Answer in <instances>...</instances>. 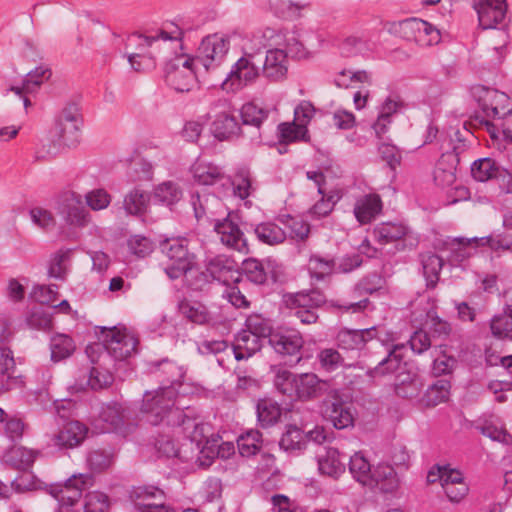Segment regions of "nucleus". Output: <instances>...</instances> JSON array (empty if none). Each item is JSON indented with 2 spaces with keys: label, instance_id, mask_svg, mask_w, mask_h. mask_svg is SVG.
I'll list each match as a JSON object with an SVG mask.
<instances>
[{
  "label": "nucleus",
  "instance_id": "obj_14",
  "mask_svg": "<svg viewBox=\"0 0 512 512\" xmlns=\"http://www.w3.org/2000/svg\"><path fill=\"white\" fill-rule=\"evenodd\" d=\"M92 478L86 474L73 475L66 482L50 486V494L54 496L63 507L74 506L82 497L83 492L91 485Z\"/></svg>",
  "mask_w": 512,
  "mask_h": 512
},
{
  "label": "nucleus",
  "instance_id": "obj_12",
  "mask_svg": "<svg viewBox=\"0 0 512 512\" xmlns=\"http://www.w3.org/2000/svg\"><path fill=\"white\" fill-rule=\"evenodd\" d=\"M245 327V330L268 339L269 345L277 354L284 356L288 353V336L283 332L273 331L269 319L254 313L246 318Z\"/></svg>",
  "mask_w": 512,
  "mask_h": 512
},
{
  "label": "nucleus",
  "instance_id": "obj_54",
  "mask_svg": "<svg viewBox=\"0 0 512 512\" xmlns=\"http://www.w3.org/2000/svg\"><path fill=\"white\" fill-rule=\"evenodd\" d=\"M194 178L202 185H214L226 179L222 169L213 165L198 166L195 169Z\"/></svg>",
  "mask_w": 512,
  "mask_h": 512
},
{
  "label": "nucleus",
  "instance_id": "obj_1",
  "mask_svg": "<svg viewBox=\"0 0 512 512\" xmlns=\"http://www.w3.org/2000/svg\"><path fill=\"white\" fill-rule=\"evenodd\" d=\"M187 29L184 25L172 21H166L157 30L155 35L133 33L129 36L128 42L139 41L138 46L141 52L128 55V61L135 71H143L141 60H149L147 67H155V57L162 50L160 41L182 42Z\"/></svg>",
  "mask_w": 512,
  "mask_h": 512
},
{
  "label": "nucleus",
  "instance_id": "obj_58",
  "mask_svg": "<svg viewBox=\"0 0 512 512\" xmlns=\"http://www.w3.org/2000/svg\"><path fill=\"white\" fill-rule=\"evenodd\" d=\"M29 327L37 330H49L52 327V317L43 307H33L27 315Z\"/></svg>",
  "mask_w": 512,
  "mask_h": 512
},
{
  "label": "nucleus",
  "instance_id": "obj_27",
  "mask_svg": "<svg viewBox=\"0 0 512 512\" xmlns=\"http://www.w3.org/2000/svg\"><path fill=\"white\" fill-rule=\"evenodd\" d=\"M150 200V193L137 186L125 194L123 209L127 215L140 217L146 214Z\"/></svg>",
  "mask_w": 512,
  "mask_h": 512
},
{
  "label": "nucleus",
  "instance_id": "obj_25",
  "mask_svg": "<svg viewBox=\"0 0 512 512\" xmlns=\"http://www.w3.org/2000/svg\"><path fill=\"white\" fill-rule=\"evenodd\" d=\"M348 456L341 454L336 448L326 449L325 455L318 458V468L321 474L338 478L345 472Z\"/></svg>",
  "mask_w": 512,
  "mask_h": 512
},
{
  "label": "nucleus",
  "instance_id": "obj_48",
  "mask_svg": "<svg viewBox=\"0 0 512 512\" xmlns=\"http://www.w3.org/2000/svg\"><path fill=\"white\" fill-rule=\"evenodd\" d=\"M182 195L179 185L172 181L163 182L154 189V200L169 207L179 202Z\"/></svg>",
  "mask_w": 512,
  "mask_h": 512
},
{
  "label": "nucleus",
  "instance_id": "obj_50",
  "mask_svg": "<svg viewBox=\"0 0 512 512\" xmlns=\"http://www.w3.org/2000/svg\"><path fill=\"white\" fill-rule=\"evenodd\" d=\"M473 241L479 242L482 246L486 245L493 251H512V232L509 230L495 232L480 239L474 238Z\"/></svg>",
  "mask_w": 512,
  "mask_h": 512
},
{
  "label": "nucleus",
  "instance_id": "obj_51",
  "mask_svg": "<svg viewBox=\"0 0 512 512\" xmlns=\"http://www.w3.org/2000/svg\"><path fill=\"white\" fill-rule=\"evenodd\" d=\"M262 434L258 430H249L239 436L237 439V447L239 453L243 457L255 455L261 448Z\"/></svg>",
  "mask_w": 512,
  "mask_h": 512
},
{
  "label": "nucleus",
  "instance_id": "obj_34",
  "mask_svg": "<svg viewBox=\"0 0 512 512\" xmlns=\"http://www.w3.org/2000/svg\"><path fill=\"white\" fill-rule=\"evenodd\" d=\"M154 366L156 367L155 372L160 373L158 377L163 376L162 385L160 387H174L176 389L177 395L178 389L182 385L181 380L185 374L183 369L179 367L175 362L168 359L155 362Z\"/></svg>",
  "mask_w": 512,
  "mask_h": 512
},
{
  "label": "nucleus",
  "instance_id": "obj_7",
  "mask_svg": "<svg viewBox=\"0 0 512 512\" xmlns=\"http://www.w3.org/2000/svg\"><path fill=\"white\" fill-rule=\"evenodd\" d=\"M99 339L102 344H96L97 348H103L115 360H125L136 352L138 339L126 331H121L116 327H101Z\"/></svg>",
  "mask_w": 512,
  "mask_h": 512
},
{
  "label": "nucleus",
  "instance_id": "obj_29",
  "mask_svg": "<svg viewBox=\"0 0 512 512\" xmlns=\"http://www.w3.org/2000/svg\"><path fill=\"white\" fill-rule=\"evenodd\" d=\"M329 438L328 433L324 427L316 426L313 430L302 434L301 431L296 427L290 425V451L305 449L309 441H313L317 444L326 442Z\"/></svg>",
  "mask_w": 512,
  "mask_h": 512
},
{
  "label": "nucleus",
  "instance_id": "obj_11",
  "mask_svg": "<svg viewBox=\"0 0 512 512\" xmlns=\"http://www.w3.org/2000/svg\"><path fill=\"white\" fill-rule=\"evenodd\" d=\"M137 512H176L165 505V493L153 485L133 487L129 495Z\"/></svg>",
  "mask_w": 512,
  "mask_h": 512
},
{
  "label": "nucleus",
  "instance_id": "obj_16",
  "mask_svg": "<svg viewBox=\"0 0 512 512\" xmlns=\"http://www.w3.org/2000/svg\"><path fill=\"white\" fill-rule=\"evenodd\" d=\"M315 114V107L309 101L303 100L294 108V118L290 121V143L309 142L308 124Z\"/></svg>",
  "mask_w": 512,
  "mask_h": 512
},
{
  "label": "nucleus",
  "instance_id": "obj_18",
  "mask_svg": "<svg viewBox=\"0 0 512 512\" xmlns=\"http://www.w3.org/2000/svg\"><path fill=\"white\" fill-rule=\"evenodd\" d=\"M88 432L85 424L77 420L69 421L53 436L52 441L60 450L72 449L83 443Z\"/></svg>",
  "mask_w": 512,
  "mask_h": 512
},
{
  "label": "nucleus",
  "instance_id": "obj_24",
  "mask_svg": "<svg viewBox=\"0 0 512 512\" xmlns=\"http://www.w3.org/2000/svg\"><path fill=\"white\" fill-rule=\"evenodd\" d=\"M178 310L184 318L194 324L210 325L215 323L213 314L201 302L184 299L179 302Z\"/></svg>",
  "mask_w": 512,
  "mask_h": 512
},
{
  "label": "nucleus",
  "instance_id": "obj_62",
  "mask_svg": "<svg viewBox=\"0 0 512 512\" xmlns=\"http://www.w3.org/2000/svg\"><path fill=\"white\" fill-rule=\"evenodd\" d=\"M113 462V455L105 450H93L87 456V464L91 471L102 472L108 469Z\"/></svg>",
  "mask_w": 512,
  "mask_h": 512
},
{
  "label": "nucleus",
  "instance_id": "obj_37",
  "mask_svg": "<svg viewBox=\"0 0 512 512\" xmlns=\"http://www.w3.org/2000/svg\"><path fill=\"white\" fill-rule=\"evenodd\" d=\"M424 27L419 18H407L401 21H394L389 25V32L407 41L423 42L419 37V29Z\"/></svg>",
  "mask_w": 512,
  "mask_h": 512
},
{
  "label": "nucleus",
  "instance_id": "obj_9",
  "mask_svg": "<svg viewBox=\"0 0 512 512\" xmlns=\"http://www.w3.org/2000/svg\"><path fill=\"white\" fill-rule=\"evenodd\" d=\"M56 210L70 226L85 227L90 222V213L83 203L82 196L74 191H64L59 195Z\"/></svg>",
  "mask_w": 512,
  "mask_h": 512
},
{
  "label": "nucleus",
  "instance_id": "obj_47",
  "mask_svg": "<svg viewBox=\"0 0 512 512\" xmlns=\"http://www.w3.org/2000/svg\"><path fill=\"white\" fill-rule=\"evenodd\" d=\"M98 416L101 421L106 423L105 429L107 431L115 430L124 423V410L121 404L117 402L103 404Z\"/></svg>",
  "mask_w": 512,
  "mask_h": 512
},
{
  "label": "nucleus",
  "instance_id": "obj_42",
  "mask_svg": "<svg viewBox=\"0 0 512 512\" xmlns=\"http://www.w3.org/2000/svg\"><path fill=\"white\" fill-rule=\"evenodd\" d=\"M490 329L498 339H512V305L506 304L502 313L491 319Z\"/></svg>",
  "mask_w": 512,
  "mask_h": 512
},
{
  "label": "nucleus",
  "instance_id": "obj_60",
  "mask_svg": "<svg viewBox=\"0 0 512 512\" xmlns=\"http://www.w3.org/2000/svg\"><path fill=\"white\" fill-rule=\"evenodd\" d=\"M309 269L312 277L318 280L324 279L336 270V263L333 259H325L320 256H313L309 261Z\"/></svg>",
  "mask_w": 512,
  "mask_h": 512
},
{
  "label": "nucleus",
  "instance_id": "obj_49",
  "mask_svg": "<svg viewBox=\"0 0 512 512\" xmlns=\"http://www.w3.org/2000/svg\"><path fill=\"white\" fill-rule=\"evenodd\" d=\"M240 277L245 275L246 278L257 285H262L267 280V271L262 262L254 258L245 259L239 267Z\"/></svg>",
  "mask_w": 512,
  "mask_h": 512
},
{
  "label": "nucleus",
  "instance_id": "obj_3",
  "mask_svg": "<svg viewBox=\"0 0 512 512\" xmlns=\"http://www.w3.org/2000/svg\"><path fill=\"white\" fill-rule=\"evenodd\" d=\"M188 243L186 238H167L160 242V250L169 261L164 272L171 280L179 279L196 264V256L189 250Z\"/></svg>",
  "mask_w": 512,
  "mask_h": 512
},
{
  "label": "nucleus",
  "instance_id": "obj_63",
  "mask_svg": "<svg viewBox=\"0 0 512 512\" xmlns=\"http://www.w3.org/2000/svg\"><path fill=\"white\" fill-rule=\"evenodd\" d=\"M109 505L106 494L99 491L89 492L85 496L84 512H107Z\"/></svg>",
  "mask_w": 512,
  "mask_h": 512
},
{
  "label": "nucleus",
  "instance_id": "obj_28",
  "mask_svg": "<svg viewBox=\"0 0 512 512\" xmlns=\"http://www.w3.org/2000/svg\"><path fill=\"white\" fill-rule=\"evenodd\" d=\"M371 484L369 487H377L384 493H391L398 487L399 480L393 466L389 464H378L371 475Z\"/></svg>",
  "mask_w": 512,
  "mask_h": 512
},
{
  "label": "nucleus",
  "instance_id": "obj_21",
  "mask_svg": "<svg viewBox=\"0 0 512 512\" xmlns=\"http://www.w3.org/2000/svg\"><path fill=\"white\" fill-rule=\"evenodd\" d=\"M211 132L220 141L244 136V130L237 118L229 113H219L211 124Z\"/></svg>",
  "mask_w": 512,
  "mask_h": 512
},
{
  "label": "nucleus",
  "instance_id": "obj_57",
  "mask_svg": "<svg viewBox=\"0 0 512 512\" xmlns=\"http://www.w3.org/2000/svg\"><path fill=\"white\" fill-rule=\"evenodd\" d=\"M231 185L235 195L241 199L248 198L253 190L250 172L247 169H239L231 181Z\"/></svg>",
  "mask_w": 512,
  "mask_h": 512
},
{
  "label": "nucleus",
  "instance_id": "obj_13",
  "mask_svg": "<svg viewBox=\"0 0 512 512\" xmlns=\"http://www.w3.org/2000/svg\"><path fill=\"white\" fill-rule=\"evenodd\" d=\"M240 216L237 212L230 211L222 220L214 221V231L220 235L221 242L239 252H248L247 241L243 231L239 227Z\"/></svg>",
  "mask_w": 512,
  "mask_h": 512
},
{
  "label": "nucleus",
  "instance_id": "obj_59",
  "mask_svg": "<svg viewBox=\"0 0 512 512\" xmlns=\"http://www.w3.org/2000/svg\"><path fill=\"white\" fill-rule=\"evenodd\" d=\"M339 348L343 350H360L363 348V338H360L357 330L343 328L336 337Z\"/></svg>",
  "mask_w": 512,
  "mask_h": 512
},
{
  "label": "nucleus",
  "instance_id": "obj_40",
  "mask_svg": "<svg viewBox=\"0 0 512 512\" xmlns=\"http://www.w3.org/2000/svg\"><path fill=\"white\" fill-rule=\"evenodd\" d=\"M36 457V451L23 446L11 448L4 456L7 464L23 472L32 467Z\"/></svg>",
  "mask_w": 512,
  "mask_h": 512
},
{
  "label": "nucleus",
  "instance_id": "obj_10",
  "mask_svg": "<svg viewBox=\"0 0 512 512\" xmlns=\"http://www.w3.org/2000/svg\"><path fill=\"white\" fill-rule=\"evenodd\" d=\"M258 76L259 68L251 61V57H241L225 73L221 88L226 92H236L252 84Z\"/></svg>",
  "mask_w": 512,
  "mask_h": 512
},
{
  "label": "nucleus",
  "instance_id": "obj_8",
  "mask_svg": "<svg viewBox=\"0 0 512 512\" xmlns=\"http://www.w3.org/2000/svg\"><path fill=\"white\" fill-rule=\"evenodd\" d=\"M230 47V41L218 34L208 35L202 39L194 60L207 72L220 67Z\"/></svg>",
  "mask_w": 512,
  "mask_h": 512
},
{
  "label": "nucleus",
  "instance_id": "obj_64",
  "mask_svg": "<svg viewBox=\"0 0 512 512\" xmlns=\"http://www.w3.org/2000/svg\"><path fill=\"white\" fill-rule=\"evenodd\" d=\"M127 245L129 251L138 258H145L151 254L154 249L153 242L149 238L141 235L131 236L128 239Z\"/></svg>",
  "mask_w": 512,
  "mask_h": 512
},
{
  "label": "nucleus",
  "instance_id": "obj_46",
  "mask_svg": "<svg viewBox=\"0 0 512 512\" xmlns=\"http://www.w3.org/2000/svg\"><path fill=\"white\" fill-rule=\"evenodd\" d=\"M75 349V342L69 335L56 334L51 337V360L54 362H58L70 357Z\"/></svg>",
  "mask_w": 512,
  "mask_h": 512
},
{
  "label": "nucleus",
  "instance_id": "obj_61",
  "mask_svg": "<svg viewBox=\"0 0 512 512\" xmlns=\"http://www.w3.org/2000/svg\"><path fill=\"white\" fill-rule=\"evenodd\" d=\"M505 97L506 95L503 93L497 94L495 91H486L485 97L480 99L479 103L487 118L501 119L506 114L503 109H499V107L494 104V100L497 98L504 99Z\"/></svg>",
  "mask_w": 512,
  "mask_h": 512
},
{
  "label": "nucleus",
  "instance_id": "obj_15",
  "mask_svg": "<svg viewBox=\"0 0 512 512\" xmlns=\"http://www.w3.org/2000/svg\"><path fill=\"white\" fill-rule=\"evenodd\" d=\"M473 7L483 29L497 28L506 19V0H474Z\"/></svg>",
  "mask_w": 512,
  "mask_h": 512
},
{
  "label": "nucleus",
  "instance_id": "obj_45",
  "mask_svg": "<svg viewBox=\"0 0 512 512\" xmlns=\"http://www.w3.org/2000/svg\"><path fill=\"white\" fill-rule=\"evenodd\" d=\"M406 234L407 228L397 223H381L373 230L375 240L382 245L398 241Z\"/></svg>",
  "mask_w": 512,
  "mask_h": 512
},
{
  "label": "nucleus",
  "instance_id": "obj_23",
  "mask_svg": "<svg viewBox=\"0 0 512 512\" xmlns=\"http://www.w3.org/2000/svg\"><path fill=\"white\" fill-rule=\"evenodd\" d=\"M405 350L406 344H393L388 350L387 356L382 359L377 366L367 370V376L374 378L376 376H383L387 373L396 371L404 360Z\"/></svg>",
  "mask_w": 512,
  "mask_h": 512
},
{
  "label": "nucleus",
  "instance_id": "obj_44",
  "mask_svg": "<svg viewBox=\"0 0 512 512\" xmlns=\"http://www.w3.org/2000/svg\"><path fill=\"white\" fill-rule=\"evenodd\" d=\"M256 412L260 425L265 428L278 422L282 409L277 402L271 399H261L257 403Z\"/></svg>",
  "mask_w": 512,
  "mask_h": 512
},
{
  "label": "nucleus",
  "instance_id": "obj_52",
  "mask_svg": "<svg viewBox=\"0 0 512 512\" xmlns=\"http://www.w3.org/2000/svg\"><path fill=\"white\" fill-rule=\"evenodd\" d=\"M183 276L185 277L186 285L193 291H204L213 282L207 268L200 270L196 267V264L191 265V268Z\"/></svg>",
  "mask_w": 512,
  "mask_h": 512
},
{
  "label": "nucleus",
  "instance_id": "obj_6",
  "mask_svg": "<svg viewBox=\"0 0 512 512\" xmlns=\"http://www.w3.org/2000/svg\"><path fill=\"white\" fill-rule=\"evenodd\" d=\"M82 116L75 103L66 105L55 123V134L58 144L66 147H75L81 138Z\"/></svg>",
  "mask_w": 512,
  "mask_h": 512
},
{
  "label": "nucleus",
  "instance_id": "obj_36",
  "mask_svg": "<svg viewBox=\"0 0 512 512\" xmlns=\"http://www.w3.org/2000/svg\"><path fill=\"white\" fill-rule=\"evenodd\" d=\"M420 261L427 288H435L444 264L443 259L432 252H425L420 254Z\"/></svg>",
  "mask_w": 512,
  "mask_h": 512
},
{
  "label": "nucleus",
  "instance_id": "obj_31",
  "mask_svg": "<svg viewBox=\"0 0 512 512\" xmlns=\"http://www.w3.org/2000/svg\"><path fill=\"white\" fill-rule=\"evenodd\" d=\"M451 383L447 379H438L428 386L423 396L420 398V404L431 408L446 402L450 396Z\"/></svg>",
  "mask_w": 512,
  "mask_h": 512
},
{
  "label": "nucleus",
  "instance_id": "obj_19",
  "mask_svg": "<svg viewBox=\"0 0 512 512\" xmlns=\"http://www.w3.org/2000/svg\"><path fill=\"white\" fill-rule=\"evenodd\" d=\"M310 34L302 22L290 26V60L308 61L314 57L315 52L307 45Z\"/></svg>",
  "mask_w": 512,
  "mask_h": 512
},
{
  "label": "nucleus",
  "instance_id": "obj_38",
  "mask_svg": "<svg viewBox=\"0 0 512 512\" xmlns=\"http://www.w3.org/2000/svg\"><path fill=\"white\" fill-rule=\"evenodd\" d=\"M250 227L253 229L257 239L263 244L275 245L285 241V231L273 222H263L257 225L251 224Z\"/></svg>",
  "mask_w": 512,
  "mask_h": 512
},
{
  "label": "nucleus",
  "instance_id": "obj_17",
  "mask_svg": "<svg viewBox=\"0 0 512 512\" xmlns=\"http://www.w3.org/2000/svg\"><path fill=\"white\" fill-rule=\"evenodd\" d=\"M206 268L213 281L226 283L230 278L234 283L240 282L239 266L232 257L216 255L206 261Z\"/></svg>",
  "mask_w": 512,
  "mask_h": 512
},
{
  "label": "nucleus",
  "instance_id": "obj_41",
  "mask_svg": "<svg viewBox=\"0 0 512 512\" xmlns=\"http://www.w3.org/2000/svg\"><path fill=\"white\" fill-rule=\"evenodd\" d=\"M349 459V471L352 477L363 485L371 484L372 466L367 458L361 453L356 452Z\"/></svg>",
  "mask_w": 512,
  "mask_h": 512
},
{
  "label": "nucleus",
  "instance_id": "obj_22",
  "mask_svg": "<svg viewBox=\"0 0 512 512\" xmlns=\"http://www.w3.org/2000/svg\"><path fill=\"white\" fill-rule=\"evenodd\" d=\"M288 54L284 49L274 48L266 53L263 73L273 81L283 79L288 71Z\"/></svg>",
  "mask_w": 512,
  "mask_h": 512
},
{
  "label": "nucleus",
  "instance_id": "obj_56",
  "mask_svg": "<svg viewBox=\"0 0 512 512\" xmlns=\"http://www.w3.org/2000/svg\"><path fill=\"white\" fill-rule=\"evenodd\" d=\"M71 252V249H60L53 255L48 269L50 277L58 280L65 279L67 269L64 263L70 258Z\"/></svg>",
  "mask_w": 512,
  "mask_h": 512
},
{
  "label": "nucleus",
  "instance_id": "obj_35",
  "mask_svg": "<svg viewBox=\"0 0 512 512\" xmlns=\"http://www.w3.org/2000/svg\"><path fill=\"white\" fill-rule=\"evenodd\" d=\"M269 110L264 109L254 102H247L240 109L241 126H251L256 129V139H260L259 130L264 120L268 118Z\"/></svg>",
  "mask_w": 512,
  "mask_h": 512
},
{
  "label": "nucleus",
  "instance_id": "obj_33",
  "mask_svg": "<svg viewBox=\"0 0 512 512\" xmlns=\"http://www.w3.org/2000/svg\"><path fill=\"white\" fill-rule=\"evenodd\" d=\"M403 107L404 103L400 99L396 100L392 97L385 99L380 107L378 118L373 124L377 137L381 138L388 131V127L392 122L391 117Z\"/></svg>",
  "mask_w": 512,
  "mask_h": 512
},
{
  "label": "nucleus",
  "instance_id": "obj_4",
  "mask_svg": "<svg viewBox=\"0 0 512 512\" xmlns=\"http://www.w3.org/2000/svg\"><path fill=\"white\" fill-rule=\"evenodd\" d=\"M198 64L193 56L178 55L164 66V80L176 92H189L197 81Z\"/></svg>",
  "mask_w": 512,
  "mask_h": 512
},
{
  "label": "nucleus",
  "instance_id": "obj_26",
  "mask_svg": "<svg viewBox=\"0 0 512 512\" xmlns=\"http://www.w3.org/2000/svg\"><path fill=\"white\" fill-rule=\"evenodd\" d=\"M292 383L299 400H309L321 394V381L314 373L294 375Z\"/></svg>",
  "mask_w": 512,
  "mask_h": 512
},
{
  "label": "nucleus",
  "instance_id": "obj_43",
  "mask_svg": "<svg viewBox=\"0 0 512 512\" xmlns=\"http://www.w3.org/2000/svg\"><path fill=\"white\" fill-rule=\"evenodd\" d=\"M155 449L159 456L166 458H178L182 462H188L192 457L184 454L186 453L185 448L188 444H183L181 447H176L174 440L168 435H161L155 439Z\"/></svg>",
  "mask_w": 512,
  "mask_h": 512
},
{
  "label": "nucleus",
  "instance_id": "obj_30",
  "mask_svg": "<svg viewBox=\"0 0 512 512\" xmlns=\"http://www.w3.org/2000/svg\"><path fill=\"white\" fill-rule=\"evenodd\" d=\"M382 210V201L379 195L369 194L359 199L355 204V217L361 224L371 222Z\"/></svg>",
  "mask_w": 512,
  "mask_h": 512
},
{
  "label": "nucleus",
  "instance_id": "obj_32",
  "mask_svg": "<svg viewBox=\"0 0 512 512\" xmlns=\"http://www.w3.org/2000/svg\"><path fill=\"white\" fill-rule=\"evenodd\" d=\"M453 162H458L456 155L443 154L434 169V181L438 186H451L456 180V167Z\"/></svg>",
  "mask_w": 512,
  "mask_h": 512
},
{
  "label": "nucleus",
  "instance_id": "obj_20",
  "mask_svg": "<svg viewBox=\"0 0 512 512\" xmlns=\"http://www.w3.org/2000/svg\"><path fill=\"white\" fill-rule=\"evenodd\" d=\"M323 417L338 430L353 426L354 423L350 408L339 399L326 400L324 402Z\"/></svg>",
  "mask_w": 512,
  "mask_h": 512
},
{
  "label": "nucleus",
  "instance_id": "obj_2",
  "mask_svg": "<svg viewBox=\"0 0 512 512\" xmlns=\"http://www.w3.org/2000/svg\"><path fill=\"white\" fill-rule=\"evenodd\" d=\"M175 398L174 387H159L154 392H146L140 408L145 421L151 425H159L165 421L168 425L169 414L177 408Z\"/></svg>",
  "mask_w": 512,
  "mask_h": 512
},
{
  "label": "nucleus",
  "instance_id": "obj_39",
  "mask_svg": "<svg viewBox=\"0 0 512 512\" xmlns=\"http://www.w3.org/2000/svg\"><path fill=\"white\" fill-rule=\"evenodd\" d=\"M326 302L325 295L320 290L301 291L290 294V311L295 308L315 310Z\"/></svg>",
  "mask_w": 512,
  "mask_h": 512
},
{
  "label": "nucleus",
  "instance_id": "obj_53",
  "mask_svg": "<svg viewBox=\"0 0 512 512\" xmlns=\"http://www.w3.org/2000/svg\"><path fill=\"white\" fill-rule=\"evenodd\" d=\"M317 358L319 360V363H320L322 369H324L327 372H333V371L337 370L339 367L351 368L353 366V365H345L344 358L334 348L322 349L318 353Z\"/></svg>",
  "mask_w": 512,
  "mask_h": 512
},
{
  "label": "nucleus",
  "instance_id": "obj_55",
  "mask_svg": "<svg viewBox=\"0 0 512 512\" xmlns=\"http://www.w3.org/2000/svg\"><path fill=\"white\" fill-rule=\"evenodd\" d=\"M498 169L490 158L476 160L471 166L472 177L479 182H485L497 176Z\"/></svg>",
  "mask_w": 512,
  "mask_h": 512
},
{
  "label": "nucleus",
  "instance_id": "obj_5",
  "mask_svg": "<svg viewBox=\"0 0 512 512\" xmlns=\"http://www.w3.org/2000/svg\"><path fill=\"white\" fill-rule=\"evenodd\" d=\"M168 426L181 428L182 433L189 441L188 446L192 449V446L195 445L198 453L201 451L205 439L204 426L195 408L181 409L177 407L168 416Z\"/></svg>",
  "mask_w": 512,
  "mask_h": 512
}]
</instances>
